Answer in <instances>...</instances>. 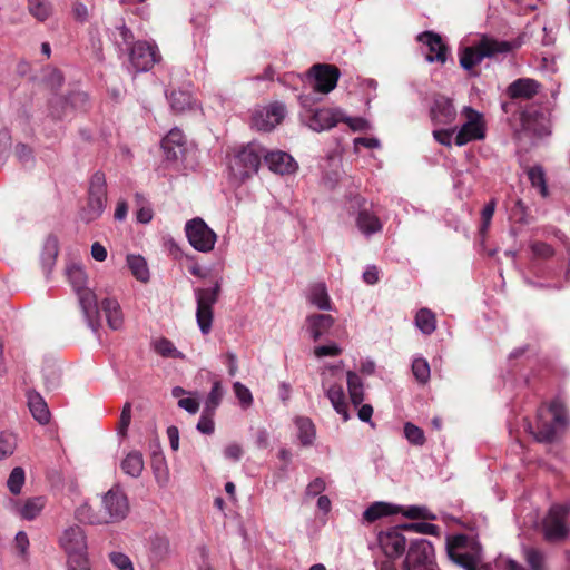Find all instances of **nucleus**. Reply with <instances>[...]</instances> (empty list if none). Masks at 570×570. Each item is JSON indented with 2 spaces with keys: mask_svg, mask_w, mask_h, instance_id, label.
Masks as SVG:
<instances>
[{
  "mask_svg": "<svg viewBox=\"0 0 570 570\" xmlns=\"http://www.w3.org/2000/svg\"><path fill=\"white\" fill-rule=\"evenodd\" d=\"M403 570H438L433 544L426 539H416L409 546Z\"/></svg>",
  "mask_w": 570,
  "mask_h": 570,
  "instance_id": "f8f14e48",
  "label": "nucleus"
},
{
  "mask_svg": "<svg viewBox=\"0 0 570 570\" xmlns=\"http://www.w3.org/2000/svg\"><path fill=\"white\" fill-rule=\"evenodd\" d=\"M185 233L190 246L200 253H209L217 240L216 233L200 217L188 220Z\"/></svg>",
  "mask_w": 570,
  "mask_h": 570,
  "instance_id": "ddd939ff",
  "label": "nucleus"
},
{
  "mask_svg": "<svg viewBox=\"0 0 570 570\" xmlns=\"http://www.w3.org/2000/svg\"><path fill=\"white\" fill-rule=\"evenodd\" d=\"M403 528L406 531L422 533V534H430V535H438L440 532V529L438 525H435L433 523H429V522L405 523V524H403Z\"/></svg>",
  "mask_w": 570,
  "mask_h": 570,
  "instance_id": "6e6d98bb",
  "label": "nucleus"
},
{
  "mask_svg": "<svg viewBox=\"0 0 570 570\" xmlns=\"http://www.w3.org/2000/svg\"><path fill=\"white\" fill-rule=\"evenodd\" d=\"M528 178L531 183V186L538 189V193L543 197L549 196V189L547 186L546 174L541 166H533L527 171Z\"/></svg>",
  "mask_w": 570,
  "mask_h": 570,
  "instance_id": "79ce46f5",
  "label": "nucleus"
},
{
  "mask_svg": "<svg viewBox=\"0 0 570 570\" xmlns=\"http://www.w3.org/2000/svg\"><path fill=\"white\" fill-rule=\"evenodd\" d=\"M67 276L78 296L79 305L88 327L96 337L101 341V318L99 317L97 295L86 287L87 274L83 267L77 264L70 265L67 268Z\"/></svg>",
  "mask_w": 570,
  "mask_h": 570,
  "instance_id": "f03ea898",
  "label": "nucleus"
},
{
  "mask_svg": "<svg viewBox=\"0 0 570 570\" xmlns=\"http://www.w3.org/2000/svg\"><path fill=\"white\" fill-rule=\"evenodd\" d=\"M406 531L403 524L400 527L389 528L377 534L379 547L382 552L391 560L401 557L406 547V538L403 532Z\"/></svg>",
  "mask_w": 570,
  "mask_h": 570,
  "instance_id": "a211bd4d",
  "label": "nucleus"
},
{
  "mask_svg": "<svg viewBox=\"0 0 570 570\" xmlns=\"http://www.w3.org/2000/svg\"><path fill=\"white\" fill-rule=\"evenodd\" d=\"M462 114L465 121L454 137V144L460 147L485 137L483 115L469 106L463 108Z\"/></svg>",
  "mask_w": 570,
  "mask_h": 570,
  "instance_id": "4468645a",
  "label": "nucleus"
},
{
  "mask_svg": "<svg viewBox=\"0 0 570 570\" xmlns=\"http://www.w3.org/2000/svg\"><path fill=\"white\" fill-rule=\"evenodd\" d=\"M26 482V472L21 466H16L11 470L7 480V488L10 493L18 495L22 491V487Z\"/></svg>",
  "mask_w": 570,
  "mask_h": 570,
  "instance_id": "09e8293b",
  "label": "nucleus"
},
{
  "mask_svg": "<svg viewBox=\"0 0 570 570\" xmlns=\"http://www.w3.org/2000/svg\"><path fill=\"white\" fill-rule=\"evenodd\" d=\"M151 470L156 483L160 488L167 487L169 483V469L164 454L160 451H154L151 454Z\"/></svg>",
  "mask_w": 570,
  "mask_h": 570,
  "instance_id": "72a5a7b5",
  "label": "nucleus"
},
{
  "mask_svg": "<svg viewBox=\"0 0 570 570\" xmlns=\"http://www.w3.org/2000/svg\"><path fill=\"white\" fill-rule=\"evenodd\" d=\"M99 510L104 524H115L125 520L129 513V501L124 490L112 487L104 493Z\"/></svg>",
  "mask_w": 570,
  "mask_h": 570,
  "instance_id": "6e6552de",
  "label": "nucleus"
},
{
  "mask_svg": "<svg viewBox=\"0 0 570 570\" xmlns=\"http://www.w3.org/2000/svg\"><path fill=\"white\" fill-rule=\"evenodd\" d=\"M14 156L19 161L27 164L32 159V150L29 146L19 142L14 146Z\"/></svg>",
  "mask_w": 570,
  "mask_h": 570,
  "instance_id": "774afa93",
  "label": "nucleus"
},
{
  "mask_svg": "<svg viewBox=\"0 0 570 570\" xmlns=\"http://www.w3.org/2000/svg\"><path fill=\"white\" fill-rule=\"evenodd\" d=\"M168 99H169L171 108L175 111H179V112L186 110L190 106V102H191L190 95L185 91H180V90L171 91Z\"/></svg>",
  "mask_w": 570,
  "mask_h": 570,
  "instance_id": "5fc2aeb1",
  "label": "nucleus"
},
{
  "mask_svg": "<svg viewBox=\"0 0 570 570\" xmlns=\"http://www.w3.org/2000/svg\"><path fill=\"white\" fill-rule=\"evenodd\" d=\"M570 517V502L564 505H553L543 521L544 537L549 541L561 540L567 537L569 529L566 524Z\"/></svg>",
  "mask_w": 570,
  "mask_h": 570,
  "instance_id": "f3484780",
  "label": "nucleus"
},
{
  "mask_svg": "<svg viewBox=\"0 0 570 570\" xmlns=\"http://www.w3.org/2000/svg\"><path fill=\"white\" fill-rule=\"evenodd\" d=\"M307 301L309 304L321 311H332L333 305L324 283L317 282L309 285L307 289Z\"/></svg>",
  "mask_w": 570,
  "mask_h": 570,
  "instance_id": "7c9ffc66",
  "label": "nucleus"
},
{
  "mask_svg": "<svg viewBox=\"0 0 570 570\" xmlns=\"http://www.w3.org/2000/svg\"><path fill=\"white\" fill-rule=\"evenodd\" d=\"M308 128L313 131H325L335 127L342 120V109L340 108H317L311 110V114L305 116Z\"/></svg>",
  "mask_w": 570,
  "mask_h": 570,
  "instance_id": "412c9836",
  "label": "nucleus"
},
{
  "mask_svg": "<svg viewBox=\"0 0 570 570\" xmlns=\"http://www.w3.org/2000/svg\"><path fill=\"white\" fill-rule=\"evenodd\" d=\"M264 158V146L250 142L236 151L229 159V171L234 179L244 181L257 174Z\"/></svg>",
  "mask_w": 570,
  "mask_h": 570,
  "instance_id": "39448f33",
  "label": "nucleus"
},
{
  "mask_svg": "<svg viewBox=\"0 0 570 570\" xmlns=\"http://www.w3.org/2000/svg\"><path fill=\"white\" fill-rule=\"evenodd\" d=\"M295 425L302 445H312L316 436L315 425L312 420L305 416H298L295 419Z\"/></svg>",
  "mask_w": 570,
  "mask_h": 570,
  "instance_id": "c9c22d12",
  "label": "nucleus"
},
{
  "mask_svg": "<svg viewBox=\"0 0 570 570\" xmlns=\"http://www.w3.org/2000/svg\"><path fill=\"white\" fill-rule=\"evenodd\" d=\"M346 384L348 397L355 409H357V417L360 421L368 423L372 428L373 406L370 404H362L364 401V384L358 374L353 371L346 372Z\"/></svg>",
  "mask_w": 570,
  "mask_h": 570,
  "instance_id": "dca6fc26",
  "label": "nucleus"
},
{
  "mask_svg": "<svg viewBox=\"0 0 570 570\" xmlns=\"http://www.w3.org/2000/svg\"><path fill=\"white\" fill-rule=\"evenodd\" d=\"M334 323V317L328 314H312L306 317V328L314 341L325 335Z\"/></svg>",
  "mask_w": 570,
  "mask_h": 570,
  "instance_id": "c85d7f7f",
  "label": "nucleus"
},
{
  "mask_svg": "<svg viewBox=\"0 0 570 570\" xmlns=\"http://www.w3.org/2000/svg\"><path fill=\"white\" fill-rule=\"evenodd\" d=\"M184 144L185 136L183 131L178 128L171 129L161 141L166 159L169 161L179 160L184 156Z\"/></svg>",
  "mask_w": 570,
  "mask_h": 570,
  "instance_id": "a878e982",
  "label": "nucleus"
},
{
  "mask_svg": "<svg viewBox=\"0 0 570 570\" xmlns=\"http://www.w3.org/2000/svg\"><path fill=\"white\" fill-rule=\"evenodd\" d=\"M59 544L68 557V563L83 564L88 560V543L85 530L79 525H70L63 530Z\"/></svg>",
  "mask_w": 570,
  "mask_h": 570,
  "instance_id": "1a4fd4ad",
  "label": "nucleus"
},
{
  "mask_svg": "<svg viewBox=\"0 0 570 570\" xmlns=\"http://www.w3.org/2000/svg\"><path fill=\"white\" fill-rule=\"evenodd\" d=\"M233 389L240 406L243 409H248L253 404V395L249 389L240 382H235L233 384Z\"/></svg>",
  "mask_w": 570,
  "mask_h": 570,
  "instance_id": "4d7b16f0",
  "label": "nucleus"
},
{
  "mask_svg": "<svg viewBox=\"0 0 570 570\" xmlns=\"http://www.w3.org/2000/svg\"><path fill=\"white\" fill-rule=\"evenodd\" d=\"M109 560L117 570H134L131 560L122 552H111Z\"/></svg>",
  "mask_w": 570,
  "mask_h": 570,
  "instance_id": "bf43d9fd",
  "label": "nucleus"
},
{
  "mask_svg": "<svg viewBox=\"0 0 570 570\" xmlns=\"http://www.w3.org/2000/svg\"><path fill=\"white\" fill-rule=\"evenodd\" d=\"M399 512H401L404 517L409 519H426V520H435L436 517L426 507L423 505H409V507H399Z\"/></svg>",
  "mask_w": 570,
  "mask_h": 570,
  "instance_id": "3c124183",
  "label": "nucleus"
},
{
  "mask_svg": "<svg viewBox=\"0 0 570 570\" xmlns=\"http://www.w3.org/2000/svg\"><path fill=\"white\" fill-rule=\"evenodd\" d=\"M417 40L429 48L425 57L429 62L444 63L446 61V47L440 35L425 31L417 36Z\"/></svg>",
  "mask_w": 570,
  "mask_h": 570,
  "instance_id": "393cba45",
  "label": "nucleus"
},
{
  "mask_svg": "<svg viewBox=\"0 0 570 570\" xmlns=\"http://www.w3.org/2000/svg\"><path fill=\"white\" fill-rule=\"evenodd\" d=\"M214 413H210V412H205V410L203 411L199 420H198V423H197V430L203 433V434H207V435H210L214 433V430H215V424H214V421L212 419V415Z\"/></svg>",
  "mask_w": 570,
  "mask_h": 570,
  "instance_id": "052dcab7",
  "label": "nucleus"
},
{
  "mask_svg": "<svg viewBox=\"0 0 570 570\" xmlns=\"http://www.w3.org/2000/svg\"><path fill=\"white\" fill-rule=\"evenodd\" d=\"M404 436L411 444L416 446H422L425 443L423 430L411 422L404 424Z\"/></svg>",
  "mask_w": 570,
  "mask_h": 570,
  "instance_id": "864d4df0",
  "label": "nucleus"
},
{
  "mask_svg": "<svg viewBox=\"0 0 570 570\" xmlns=\"http://www.w3.org/2000/svg\"><path fill=\"white\" fill-rule=\"evenodd\" d=\"M264 160L268 169L278 175H289L297 169L295 159L283 150H267L264 147Z\"/></svg>",
  "mask_w": 570,
  "mask_h": 570,
  "instance_id": "5701e85b",
  "label": "nucleus"
},
{
  "mask_svg": "<svg viewBox=\"0 0 570 570\" xmlns=\"http://www.w3.org/2000/svg\"><path fill=\"white\" fill-rule=\"evenodd\" d=\"M224 396V390L220 384V382L216 381L214 382L210 392L207 395L206 402H205V412L214 413L215 410L218 407V405L222 402V399Z\"/></svg>",
  "mask_w": 570,
  "mask_h": 570,
  "instance_id": "8fccbe9b",
  "label": "nucleus"
},
{
  "mask_svg": "<svg viewBox=\"0 0 570 570\" xmlns=\"http://www.w3.org/2000/svg\"><path fill=\"white\" fill-rule=\"evenodd\" d=\"M18 448L17 434L2 431L0 432V462L9 459L13 455Z\"/></svg>",
  "mask_w": 570,
  "mask_h": 570,
  "instance_id": "37998d69",
  "label": "nucleus"
},
{
  "mask_svg": "<svg viewBox=\"0 0 570 570\" xmlns=\"http://www.w3.org/2000/svg\"><path fill=\"white\" fill-rule=\"evenodd\" d=\"M170 543L166 537L155 535L150 538L149 553L155 561H163L169 556Z\"/></svg>",
  "mask_w": 570,
  "mask_h": 570,
  "instance_id": "a19ab883",
  "label": "nucleus"
},
{
  "mask_svg": "<svg viewBox=\"0 0 570 570\" xmlns=\"http://www.w3.org/2000/svg\"><path fill=\"white\" fill-rule=\"evenodd\" d=\"M98 308L104 312L107 324L110 330L118 331L124 325V315L120 304L117 299L111 297L102 298Z\"/></svg>",
  "mask_w": 570,
  "mask_h": 570,
  "instance_id": "cd10ccee",
  "label": "nucleus"
},
{
  "mask_svg": "<svg viewBox=\"0 0 570 570\" xmlns=\"http://www.w3.org/2000/svg\"><path fill=\"white\" fill-rule=\"evenodd\" d=\"M518 42L498 40L493 37L482 35L478 42L468 46L459 51L460 66L464 70H471L480 65L485 58H494L518 48Z\"/></svg>",
  "mask_w": 570,
  "mask_h": 570,
  "instance_id": "7ed1b4c3",
  "label": "nucleus"
},
{
  "mask_svg": "<svg viewBox=\"0 0 570 570\" xmlns=\"http://www.w3.org/2000/svg\"><path fill=\"white\" fill-rule=\"evenodd\" d=\"M14 511L24 520L36 519L45 507V499L42 497H35L27 499L22 504L17 501H11Z\"/></svg>",
  "mask_w": 570,
  "mask_h": 570,
  "instance_id": "2f4dec72",
  "label": "nucleus"
},
{
  "mask_svg": "<svg viewBox=\"0 0 570 570\" xmlns=\"http://www.w3.org/2000/svg\"><path fill=\"white\" fill-rule=\"evenodd\" d=\"M196 321L200 332L206 335L212 331L214 311L213 307L217 303L220 285L216 283L214 287L209 288H196Z\"/></svg>",
  "mask_w": 570,
  "mask_h": 570,
  "instance_id": "9d476101",
  "label": "nucleus"
},
{
  "mask_svg": "<svg viewBox=\"0 0 570 570\" xmlns=\"http://www.w3.org/2000/svg\"><path fill=\"white\" fill-rule=\"evenodd\" d=\"M130 63L136 72L149 70L159 59L157 47L146 41L136 42L130 49Z\"/></svg>",
  "mask_w": 570,
  "mask_h": 570,
  "instance_id": "6ab92c4d",
  "label": "nucleus"
},
{
  "mask_svg": "<svg viewBox=\"0 0 570 570\" xmlns=\"http://www.w3.org/2000/svg\"><path fill=\"white\" fill-rule=\"evenodd\" d=\"M523 554L531 570H544L546 556L535 548H524Z\"/></svg>",
  "mask_w": 570,
  "mask_h": 570,
  "instance_id": "603ef678",
  "label": "nucleus"
},
{
  "mask_svg": "<svg viewBox=\"0 0 570 570\" xmlns=\"http://www.w3.org/2000/svg\"><path fill=\"white\" fill-rule=\"evenodd\" d=\"M524 429L540 443H552L569 424L567 407L561 397L538 409L535 424L523 419Z\"/></svg>",
  "mask_w": 570,
  "mask_h": 570,
  "instance_id": "f257e3e1",
  "label": "nucleus"
},
{
  "mask_svg": "<svg viewBox=\"0 0 570 570\" xmlns=\"http://www.w3.org/2000/svg\"><path fill=\"white\" fill-rule=\"evenodd\" d=\"M345 122L353 131H366L371 128V124L362 117H347L342 110V120Z\"/></svg>",
  "mask_w": 570,
  "mask_h": 570,
  "instance_id": "13d9d810",
  "label": "nucleus"
},
{
  "mask_svg": "<svg viewBox=\"0 0 570 570\" xmlns=\"http://www.w3.org/2000/svg\"><path fill=\"white\" fill-rule=\"evenodd\" d=\"M494 210H495V200L494 199L490 200L482 209V213H481L482 225L480 227V230L482 234H484L488 230L491 219L493 217Z\"/></svg>",
  "mask_w": 570,
  "mask_h": 570,
  "instance_id": "e2e57ef3",
  "label": "nucleus"
},
{
  "mask_svg": "<svg viewBox=\"0 0 570 570\" xmlns=\"http://www.w3.org/2000/svg\"><path fill=\"white\" fill-rule=\"evenodd\" d=\"M399 513V505H394L386 502H374L363 513V518L373 522L382 517L392 515Z\"/></svg>",
  "mask_w": 570,
  "mask_h": 570,
  "instance_id": "e433bc0d",
  "label": "nucleus"
},
{
  "mask_svg": "<svg viewBox=\"0 0 570 570\" xmlns=\"http://www.w3.org/2000/svg\"><path fill=\"white\" fill-rule=\"evenodd\" d=\"M342 353V348L336 343H331L328 345H321L314 348V355L317 358L326 357V356H337Z\"/></svg>",
  "mask_w": 570,
  "mask_h": 570,
  "instance_id": "680f3d73",
  "label": "nucleus"
},
{
  "mask_svg": "<svg viewBox=\"0 0 570 570\" xmlns=\"http://www.w3.org/2000/svg\"><path fill=\"white\" fill-rule=\"evenodd\" d=\"M88 101L86 92H73L68 99H55L50 106V115L55 119H63L68 117L70 109H85Z\"/></svg>",
  "mask_w": 570,
  "mask_h": 570,
  "instance_id": "b1692460",
  "label": "nucleus"
},
{
  "mask_svg": "<svg viewBox=\"0 0 570 570\" xmlns=\"http://www.w3.org/2000/svg\"><path fill=\"white\" fill-rule=\"evenodd\" d=\"M154 348L163 357L185 358V355L176 348L175 344L165 337L157 340L154 343Z\"/></svg>",
  "mask_w": 570,
  "mask_h": 570,
  "instance_id": "a18cd8bd",
  "label": "nucleus"
},
{
  "mask_svg": "<svg viewBox=\"0 0 570 570\" xmlns=\"http://www.w3.org/2000/svg\"><path fill=\"white\" fill-rule=\"evenodd\" d=\"M58 255V240L53 236H49L43 244L41 261L45 267L50 268L56 262Z\"/></svg>",
  "mask_w": 570,
  "mask_h": 570,
  "instance_id": "de8ad7c7",
  "label": "nucleus"
},
{
  "mask_svg": "<svg viewBox=\"0 0 570 570\" xmlns=\"http://www.w3.org/2000/svg\"><path fill=\"white\" fill-rule=\"evenodd\" d=\"M127 266L137 281L146 283L149 281L150 274L146 259L141 255H127Z\"/></svg>",
  "mask_w": 570,
  "mask_h": 570,
  "instance_id": "4c0bfd02",
  "label": "nucleus"
},
{
  "mask_svg": "<svg viewBox=\"0 0 570 570\" xmlns=\"http://www.w3.org/2000/svg\"><path fill=\"white\" fill-rule=\"evenodd\" d=\"M360 206V210L355 218V224L357 229L365 237H371L374 234L382 232L383 223L379 218V216L372 210V205L370 207L365 206V200H357Z\"/></svg>",
  "mask_w": 570,
  "mask_h": 570,
  "instance_id": "4be33fe9",
  "label": "nucleus"
},
{
  "mask_svg": "<svg viewBox=\"0 0 570 570\" xmlns=\"http://www.w3.org/2000/svg\"><path fill=\"white\" fill-rule=\"evenodd\" d=\"M28 10L40 22L46 21L52 13L51 3L47 0H28Z\"/></svg>",
  "mask_w": 570,
  "mask_h": 570,
  "instance_id": "c03bdc74",
  "label": "nucleus"
},
{
  "mask_svg": "<svg viewBox=\"0 0 570 570\" xmlns=\"http://www.w3.org/2000/svg\"><path fill=\"white\" fill-rule=\"evenodd\" d=\"M531 250L535 257L549 258L553 255V249L550 245L541 242H535L531 245Z\"/></svg>",
  "mask_w": 570,
  "mask_h": 570,
  "instance_id": "338daca9",
  "label": "nucleus"
},
{
  "mask_svg": "<svg viewBox=\"0 0 570 570\" xmlns=\"http://www.w3.org/2000/svg\"><path fill=\"white\" fill-rule=\"evenodd\" d=\"M107 204V183L105 174L96 171L89 181L88 204L83 209L82 219L91 222L101 216Z\"/></svg>",
  "mask_w": 570,
  "mask_h": 570,
  "instance_id": "9b49d317",
  "label": "nucleus"
},
{
  "mask_svg": "<svg viewBox=\"0 0 570 570\" xmlns=\"http://www.w3.org/2000/svg\"><path fill=\"white\" fill-rule=\"evenodd\" d=\"M75 517L82 523H88L91 525H104L100 510H95L87 502L80 504L76 509Z\"/></svg>",
  "mask_w": 570,
  "mask_h": 570,
  "instance_id": "ea45409f",
  "label": "nucleus"
},
{
  "mask_svg": "<svg viewBox=\"0 0 570 570\" xmlns=\"http://www.w3.org/2000/svg\"><path fill=\"white\" fill-rule=\"evenodd\" d=\"M145 468L144 456L139 451H130L120 462V469L130 478L137 479Z\"/></svg>",
  "mask_w": 570,
  "mask_h": 570,
  "instance_id": "473e14b6",
  "label": "nucleus"
},
{
  "mask_svg": "<svg viewBox=\"0 0 570 570\" xmlns=\"http://www.w3.org/2000/svg\"><path fill=\"white\" fill-rule=\"evenodd\" d=\"M344 362L325 365L321 372V385L334 411L344 422L351 419L348 402L342 385Z\"/></svg>",
  "mask_w": 570,
  "mask_h": 570,
  "instance_id": "20e7f679",
  "label": "nucleus"
},
{
  "mask_svg": "<svg viewBox=\"0 0 570 570\" xmlns=\"http://www.w3.org/2000/svg\"><path fill=\"white\" fill-rule=\"evenodd\" d=\"M455 134V128L438 129L433 131V137L439 144L444 146H451L452 141H454Z\"/></svg>",
  "mask_w": 570,
  "mask_h": 570,
  "instance_id": "0e129e2a",
  "label": "nucleus"
},
{
  "mask_svg": "<svg viewBox=\"0 0 570 570\" xmlns=\"http://www.w3.org/2000/svg\"><path fill=\"white\" fill-rule=\"evenodd\" d=\"M415 326L424 335H431L436 328V316L429 308H421L414 318Z\"/></svg>",
  "mask_w": 570,
  "mask_h": 570,
  "instance_id": "58836bf2",
  "label": "nucleus"
},
{
  "mask_svg": "<svg viewBox=\"0 0 570 570\" xmlns=\"http://www.w3.org/2000/svg\"><path fill=\"white\" fill-rule=\"evenodd\" d=\"M448 556L464 570H490L489 566L482 563V548L475 540L458 537L452 544L448 546Z\"/></svg>",
  "mask_w": 570,
  "mask_h": 570,
  "instance_id": "423d86ee",
  "label": "nucleus"
},
{
  "mask_svg": "<svg viewBox=\"0 0 570 570\" xmlns=\"http://www.w3.org/2000/svg\"><path fill=\"white\" fill-rule=\"evenodd\" d=\"M541 85L531 78H519L507 88V95L511 99H531L540 90Z\"/></svg>",
  "mask_w": 570,
  "mask_h": 570,
  "instance_id": "bb28decb",
  "label": "nucleus"
},
{
  "mask_svg": "<svg viewBox=\"0 0 570 570\" xmlns=\"http://www.w3.org/2000/svg\"><path fill=\"white\" fill-rule=\"evenodd\" d=\"M520 122L522 130L534 137H546L550 134V122L547 116L537 107H529L521 111Z\"/></svg>",
  "mask_w": 570,
  "mask_h": 570,
  "instance_id": "aec40b11",
  "label": "nucleus"
},
{
  "mask_svg": "<svg viewBox=\"0 0 570 570\" xmlns=\"http://www.w3.org/2000/svg\"><path fill=\"white\" fill-rule=\"evenodd\" d=\"M288 78H299L307 82L314 92L327 95L333 91L341 77L340 69L330 63H315L304 75H289Z\"/></svg>",
  "mask_w": 570,
  "mask_h": 570,
  "instance_id": "0eeeda50",
  "label": "nucleus"
},
{
  "mask_svg": "<svg viewBox=\"0 0 570 570\" xmlns=\"http://www.w3.org/2000/svg\"><path fill=\"white\" fill-rule=\"evenodd\" d=\"M412 373L419 383H428L431 375L428 360L422 356H415L412 361Z\"/></svg>",
  "mask_w": 570,
  "mask_h": 570,
  "instance_id": "49530a36",
  "label": "nucleus"
},
{
  "mask_svg": "<svg viewBox=\"0 0 570 570\" xmlns=\"http://www.w3.org/2000/svg\"><path fill=\"white\" fill-rule=\"evenodd\" d=\"M28 405L32 416L40 424H46L49 422L50 412L48 410L47 403L45 402L40 394L36 392H30L28 394Z\"/></svg>",
  "mask_w": 570,
  "mask_h": 570,
  "instance_id": "f704fd0d",
  "label": "nucleus"
},
{
  "mask_svg": "<svg viewBox=\"0 0 570 570\" xmlns=\"http://www.w3.org/2000/svg\"><path fill=\"white\" fill-rule=\"evenodd\" d=\"M326 488L325 480L322 478H315L312 480L305 490L306 497H316L321 494Z\"/></svg>",
  "mask_w": 570,
  "mask_h": 570,
  "instance_id": "69168bd1",
  "label": "nucleus"
},
{
  "mask_svg": "<svg viewBox=\"0 0 570 570\" xmlns=\"http://www.w3.org/2000/svg\"><path fill=\"white\" fill-rule=\"evenodd\" d=\"M286 116V106L281 101H274L266 106H257L252 111V126L259 131H271Z\"/></svg>",
  "mask_w": 570,
  "mask_h": 570,
  "instance_id": "2eb2a0df",
  "label": "nucleus"
},
{
  "mask_svg": "<svg viewBox=\"0 0 570 570\" xmlns=\"http://www.w3.org/2000/svg\"><path fill=\"white\" fill-rule=\"evenodd\" d=\"M431 114L432 119L436 124L448 125L453 122L456 118V110L452 101L443 96L435 98Z\"/></svg>",
  "mask_w": 570,
  "mask_h": 570,
  "instance_id": "c756f323",
  "label": "nucleus"
}]
</instances>
